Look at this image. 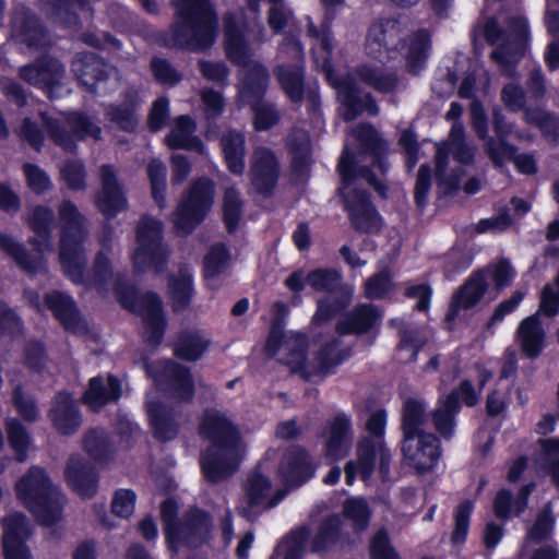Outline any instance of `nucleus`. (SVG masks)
I'll return each mask as SVG.
<instances>
[{
	"label": "nucleus",
	"mask_w": 559,
	"mask_h": 559,
	"mask_svg": "<svg viewBox=\"0 0 559 559\" xmlns=\"http://www.w3.org/2000/svg\"><path fill=\"white\" fill-rule=\"evenodd\" d=\"M223 212L227 229L231 233L236 229L242 212V201L237 189L231 187L225 190Z\"/></svg>",
	"instance_id": "59"
},
{
	"label": "nucleus",
	"mask_w": 559,
	"mask_h": 559,
	"mask_svg": "<svg viewBox=\"0 0 559 559\" xmlns=\"http://www.w3.org/2000/svg\"><path fill=\"white\" fill-rule=\"evenodd\" d=\"M278 58H287L295 61V64H278L274 69V74L290 100H301L304 96V74L301 66L304 51L299 41L293 36H286L278 48Z\"/></svg>",
	"instance_id": "17"
},
{
	"label": "nucleus",
	"mask_w": 559,
	"mask_h": 559,
	"mask_svg": "<svg viewBox=\"0 0 559 559\" xmlns=\"http://www.w3.org/2000/svg\"><path fill=\"white\" fill-rule=\"evenodd\" d=\"M402 32L401 23L393 19L373 23L366 38L367 53L374 59H379L385 50L400 41Z\"/></svg>",
	"instance_id": "33"
},
{
	"label": "nucleus",
	"mask_w": 559,
	"mask_h": 559,
	"mask_svg": "<svg viewBox=\"0 0 559 559\" xmlns=\"http://www.w3.org/2000/svg\"><path fill=\"white\" fill-rule=\"evenodd\" d=\"M48 417L53 428L64 436L73 435L82 425L80 409L73 397L66 392H59L52 399Z\"/></svg>",
	"instance_id": "29"
},
{
	"label": "nucleus",
	"mask_w": 559,
	"mask_h": 559,
	"mask_svg": "<svg viewBox=\"0 0 559 559\" xmlns=\"http://www.w3.org/2000/svg\"><path fill=\"white\" fill-rule=\"evenodd\" d=\"M199 431L211 443L201 457L205 478L211 483L228 479L238 471L246 451L238 428L224 413L206 409Z\"/></svg>",
	"instance_id": "2"
},
{
	"label": "nucleus",
	"mask_w": 559,
	"mask_h": 559,
	"mask_svg": "<svg viewBox=\"0 0 559 559\" xmlns=\"http://www.w3.org/2000/svg\"><path fill=\"white\" fill-rule=\"evenodd\" d=\"M357 75L360 81L380 93L394 92L399 84L395 72L379 67L362 66L357 69Z\"/></svg>",
	"instance_id": "46"
},
{
	"label": "nucleus",
	"mask_w": 559,
	"mask_h": 559,
	"mask_svg": "<svg viewBox=\"0 0 559 559\" xmlns=\"http://www.w3.org/2000/svg\"><path fill=\"white\" fill-rule=\"evenodd\" d=\"M5 430L8 439L14 451L19 462L26 460V450L31 443L27 429L17 418H8L5 421Z\"/></svg>",
	"instance_id": "53"
},
{
	"label": "nucleus",
	"mask_w": 559,
	"mask_h": 559,
	"mask_svg": "<svg viewBox=\"0 0 559 559\" xmlns=\"http://www.w3.org/2000/svg\"><path fill=\"white\" fill-rule=\"evenodd\" d=\"M170 290L176 311L186 308L192 296V272L188 266L179 270L177 276L170 280Z\"/></svg>",
	"instance_id": "50"
},
{
	"label": "nucleus",
	"mask_w": 559,
	"mask_h": 559,
	"mask_svg": "<svg viewBox=\"0 0 559 559\" xmlns=\"http://www.w3.org/2000/svg\"><path fill=\"white\" fill-rule=\"evenodd\" d=\"M147 177L151 183L152 197L159 209L166 206L165 190L167 168L158 159H152L147 164Z\"/></svg>",
	"instance_id": "52"
},
{
	"label": "nucleus",
	"mask_w": 559,
	"mask_h": 559,
	"mask_svg": "<svg viewBox=\"0 0 559 559\" xmlns=\"http://www.w3.org/2000/svg\"><path fill=\"white\" fill-rule=\"evenodd\" d=\"M516 334L521 348L528 358H536L542 353L545 331L542 328L538 313L524 319L520 323Z\"/></svg>",
	"instance_id": "41"
},
{
	"label": "nucleus",
	"mask_w": 559,
	"mask_h": 559,
	"mask_svg": "<svg viewBox=\"0 0 559 559\" xmlns=\"http://www.w3.org/2000/svg\"><path fill=\"white\" fill-rule=\"evenodd\" d=\"M45 302L67 331L78 335H84L88 332L86 322L81 318L73 299L69 295L53 290L46 294Z\"/></svg>",
	"instance_id": "30"
},
{
	"label": "nucleus",
	"mask_w": 559,
	"mask_h": 559,
	"mask_svg": "<svg viewBox=\"0 0 559 559\" xmlns=\"http://www.w3.org/2000/svg\"><path fill=\"white\" fill-rule=\"evenodd\" d=\"M68 485L82 498H92L98 488V475L93 464L79 454L71 455L66 465Z\"/></svg>",
	"instance_id": "27"
},
{
	"label": "nucleus",
	"mask_w": 559,
	"mask_h": 559,
	"mask_svg": "<svg viewBox=\"0 0 559 559\" xmlns=\"http://www.w3.org/2000/svg\"><path fill=\"white\" fill-rule=\"evenodd\" d=\"M141 99L134 87H128L121 95V99L106 106L105 117L120 130L132 132L139 124V108Z\"/></svg>",
	"instance_id": "28"
},
{
	"label": "nucleus",
	"mask_w": 559,
	"mask_h": 559,
	"mask_svg": "<svg viewBox=\"0 0 559 559\" xmlns=\"http://www.w3.org/2000/svg\"><path fill=\"white\" fill-rule=\"evenodd\" d=\"M146 411L157 439L167 441L176 437L178 432L177 412L156 400L147 401Z\"/></svg>",
	"instance_id": "38"
},
{
	"label": "nucleus",
	"mask_w": 559,
	"mask_h": 559,
	"mask_svg": "<svg viewBox=\"0 0 559 559\" xmlns=\"http://www.w3.org/2000/svg\"><path fill=\"white\" fill-rule=\"evenodd\" d=\"M352 300V289L344 290L337 297H323L318 301L317 312L313 321L318 324L324 323L334 318L338 312L345 309Z\"/></svg>",
	"instance_id": "51"
},
{
	"label": "nucleus",
	"mask_w": 559,
	"mask_h": 559,
	"mask_svg": "<svg viewBox=\"0 0 559 559\" xmlns=\"http://www.w3.org/2000/svg\"><path fill=\"white\" fill-rule=\"evenodd\" d=\"M61 178L69 189L83 190L85 183V169L81 162L69 160L60 168Z\"/></svg>",
	"instance_id": "64"
},
{
	"label": "nucleus",
	"mask_w": 559,
	"mask_h": 559,
	"mask_svg": "<svg viewBox=\"0 0 559 559\" xmlns=\"http://www.w3.org/2000/svg\"><path fill=\"white\" fill-rule=\"evenodd\" d=\"M278 474L286 486L297 487L313 476L314 466L302 448L293 445L283 454Z\"/></svg>",
	"instance_id": "26"
},
{
	"label": "nucleus",
	"mask_w": 559,
	"mask_h": 559,
	"mask_svg": "<svg viewBox=\"0 0 559 559\" xmlns=\"http://www.w3.org/2000/svg\"><path fill=\"white\" fill-rule=\"evenodd\" d=\"M219 144L228 170L241 176L246 168V136L243 132L228 129L223 132Z\"/></svg>",
	"instance_id": "37"
},
{
	"label": "nucleus",
	"mask_w": 559,
	"mask_h": 559,
	"mask_svg": "<svg viewBox=\"0 0 559 559\" xmlns=\"http://www.w3.org/2000/svg\"><path fill=\"white\" fill-rule=\"evenodd\" d=\"M225 46L229 60L240 67L242 100L263 97L270 83L267 69L252 58V50L245 40L243 34L231 15L225 16Z\"/></svg>",
	"instance_id": "8"
},
{
	"label": "nucleus",
	"mask_w": 559,
	"mask_h": 559,
	"mask_svg": "<svg viewBox=\"0 0 559 559\" xmlns=\"http://www.w3.org/2000/svg\"><path fill=\"white\" fill-rule=\"evenodd\" d=\"M136 248L132 254L133 265L138 272L154 269L164 271L168 250L163 242V224L152 216H143L136 226Z\"/></svg>",
	"instance_id": "12"
},
{
	"label": "nucleus",
	"mask_w": 559,
	"mask_h": 559,
	"mask_svg": "<svg viewBox=\"0 0 559 559\" xmlns=\"http://www.w3.org/2000/svg\"><path fill=\"white\" fill-rule=\"evenodd\" d=\"M154 79L167 86H175L182 80V74L167 60L154 57L150 63Z\"/></svg>",
	"instance_id": "62"
},
{
	"label": "nucleus",
	"mask_w": 559,
	"mask_h": 559,
	"mask_svg": "<svg viewBox=\"0 0 559 559\" xmlns=\"http://www.w3.org/2000/svg\"><path fill=\"white\" fill-rule=\"evenodd\" d=\"M84 450L97 461L107 459L111 452V444L105 430L94 428L84 437Z\"/></svg>",
	"instance_id": "55"
},
{
	"label": "nucleus",
	"mask_w": 559,
	"mask_h": 559,
	"mask_svg": "<svg viewBox=\"0 0 559 559\" xmlns=\"http://www.w3.org/2000/svg\"><path fill=\"white\" fill-rule=\"evenodd\" d=\"M121 393V383L115 376L95 377L90 380L88 389L83 395V402L92 411L98 412L107 403L118 401Z\"/></svg>",
	"instance_id": "35"
},
{
	"label": "nucleus",
	"mask_w": 559,
	"mask_h": 559,
	"mask_svg": "<svg viewBox=\"0 0 559 559\" xmlns=\"http://www.w3.org/2000/svg\"><path fill=\"white\" fill-rule=\"evenodd\" d=\"M389 324L393 328L399 329L401 337L399 346L402 349H413L411 360L415 361L417 359V354L420 347L425 343V341L420 337L418 330L411 328L400 319H392L390 320Z\"/></svg>",
	"instance_id": "58"
},
{
	"label": "nucleus",
	"mask_w": 559,
	"mask_h": 559,
	"mask_svg": "<svg viewBox=\"0 0 559 559\" xmlns=\"http://www.w3.org/2000/svg\"><path fill=\"white\" fill-rule=\"evenodd\" d=\"M334 87L337 90L338 95L345 106V111L343 114L345 120H354L362 111H367L372 116L378 115L379 107L376 100L369 94H367L365 97L360 96L359 88L354 78L349 75L343 78L342 80L337 81Z\"/></svg>",
	"instance_id": "32"
},
{
	"label": "nucleus",
	"mask_w": 559,
	"mask_h": 559,
	"mask_svg": "<svg viewBox=\"0 0 559 559\" xmlns=\"http://www.w3.org/2000/svg\"><path fill=\"white\" fill-rule=\"evenodd\" d=\"M58 218L61 227L59 258L63 272L74 283H85L86 255L82 243L88 236V221L69 200L59 205Z\"/></svg>",
	"instance_id": "7"
},
{
	"label": "nucleus",
	"mask_w": 559,
	"mask_h": 559,
	"mask_svg": "<svg viewBox=\"0 0 559 559\" xmlns=\"http://www.w3.org/2000/svg\"><path fill=\"white\" fill-rule=\"evenodd\" d=\"M48 2L51 5V15L68 26H75L78 24V16L74 10L84 8L86 4V0H48Z\"/></svg>",
	"instance_id": "60"
},
{
	"label": "nucleus",
	"mask_w": 559,
	"mask_h": 559,
	"mask_svg": "<svg viewBox=\"0 0 559 559\" xmlns=\"http://www.w3.org/2000/svg\"><path fill=\"white\" fill-rule=\"evenodd\" d=\"M55 219L52 210L46 206L33 209L28 218L31 228L41 237V240L31 239L34 252L29 253L23 243L16 241L12 236L0 231V249L8 254L26 273L36 274L46 271L43 260V251L50 248V226Z\"/></svg>",
	"instance_id": "9"
},
{
	"label": "nucleus",
	"mask_w": 559,
	"mask_h": 559,
	"mask_svg": "<svg viewBox=\"0 0 559 559\" xmlns=\"http://www.w3.org/2000/svg\"><path fill=\"white\" fill-rule=\"evenodd\" d=\"M402 453L409 466L424 474L436 466L441 455L440 440L433 433L403 438Z\"/></svg>",
	"instance_id": "18"
},
{
	"label": "nucleus",
	"mask_w": 559,
	"mask_h": 559,
	"mask_svg": "<svg viewBox=\"0 0 559 559\" xmlns=\"http://www.w3.org/2000/svg\"><path fill=\"white\" fill-rule=\"evenodd\" d=\"M280 163L275 153L265 146H257L250 156L249 175L255 192L272 194L280 177Z\"/></svg>",
	"instance_id": "19"
},
{
	"label": "nucleus",
	"mask_w": 559,
	"mask_h": 559,
	"mask_svg": "<svg viewBox=\"0 0 559 559\" xmlns=\"http://www.w3.org/2000/svg\"><path fill=\"white\" fill-rule=\"evenodd\" d=\"M306 348L305 335L283 333L278 326H273L265 345L269 355L278 356L280 361L308 381L314 378L323 379L334 372V369L349 356V350L341 348L338 340L323 344L311 359H306Z\"/></svg>",
	"instance_id": "3"
},
{
	"label": "nucleus",
	"mask_w": 559,
	"mask_h": 559,
	"mask_svg": "<svg viewBox=\"0 0 559 559\" xmlns=\"http://www.w3.org/2000/svg\"><path fill=\"white\" fill-rule=\"evenodd\" d=\"M486 40L496 46L491 58L507 76H514L519 61L524 56L530 39L528 23L520 15L509 16L500 24L498 17H490L484 26Z\"/></svg>",
	"instance_id": "6"
},
{
	"label": "nucleus",
	"mask_w": 559,
	"mask_h": 559,
	"mask_svg": "<svg viewBox=\"0 0 559 559\" xmlns=\"http://www.w3.org/2000/svg\"><path fill=\"white\" fill-rule=\"evenodd\" d=\"M177 515V503L173 499H166L160 507V519L171 550L176 551L179 546L198 547L209 538L212 522L206 512L191 509L180 521Z\"/></svg>",
	"instance_id": "10"
},
{
	"label": "nucleus",
	"mask_w": 559,
	"mask_h": 559,
	"mask_svg": "<svg viewBox=\"0 0 559 559\" xmlns=\"http://www.w3.org/2000/svg\"><path fill=\"white\" fill-rule=\"evenodd\" d=\"M3 539L9 535L14 540L24 542L32 534L27 518L22 513H13L3 519Z\"/></svg>",
	"instance_id": "63"
},
{
	"label": "nucleus",
	"mask_w": 559,
	"mask_h": 559,
	"mask_svg": "<svg viewBox=\"0 0 559 559\" xmlns=\"http://www.w3.org/2000/svg\"><path fill=\"white\" fill-rule=\"evenodd\" d=\"M15 491L19 500L40 524L51 526L61 520L66 503L64 495L44 468L32 466L16 481Z\"/></svg>",
	"instance_id": "5"
},
{
	"label": "nucleus",
	"mask_w": 559,
	"mask_h": 559,
	"mask_svg": "<svg viewBox=\"0 0 559 559\" xmlns=\"http://www.w3.org/2000/svg\"><path fill=\"white\" fill-rule=\"evenodd\" d=\"M321 437L326 457L334 461L345 457L354 437L350 417L345 413L335 414L325 423Z\"/></svg>",
	"instance_id": "23"
},
{
	"label": "nucleus",
	"mask_w": 559,
	"mask_h": 559,
	"mask_svg": "<svg viewBox=\"0 0 559 559\" xmlns=\"http://www.w3.org/2000/svg\"><path fill=\"white\" fill-rule=\"evenodd\" d=\"M488 288L486 271H476L459 287L452 296L448 320H454L461 310L475 307Z\"/></svg>",
	"instance_id": "31"
},
{
	"label": "nucleus",
	"mask_w": 559,
	"mask_h": 559,
	"mask_svg": "<svg viewBox=\"0 0 559 559\" xmlns=\"http://www.w3.org/2000/svg\"><path fill=\"white\" fill-rule=\"evenodd\" d=\"M345 518L353 522L355 531L367 528L370 519V510L364 499L353 498L345 501L343 507Z\"/></svg>",
	"instance_id": "57"
},
{
	"label": "nucleus",
	"mask_w": 559,
	"mask_h": 559,
	"mask_svg": "<svg viewBox=\"0 0 559 559\" xmlns=\"http://www.w3.org/2000/svg\"><path fill=\"white\" fill-rule=\"evenodd\" d=\"M461 408L457 392H451L439 400L431 413V420L436 431L445 440L452 439L456 426L455 416Z\"/></svg>",
	"instance_id": "39"
},
{
	"label": "nucleus",
	"mask_w": 559,
	"mask_h": 559,
	"mask_svg": "<svg viewBox=\"0 0 559 559\" xmlns=\"http://www.w3.org/2000/svg\"><path fill=\"white\" fill-rule=\"evenodd\" d=\"M66 75L63 64L51 56H43L19 69V76L27 84L46 90L53 97L55 90Z\"/></svg>",
	"instance_id": "20"
},
{
	"label": "nucleus",
	"mask_w": 559,
	"mask_h": 559,
	"mask_svg": "<svg viewBox=\"0 0 559 559\" xmlns=\"http://www.w3.org/2000/svg\"><path fill=\"white\" fill-rule=\"evenodd\" d=\"M213 199V186L207 179L197 180L180 202L174 217L175 227L190 234L204 218Z\"/></svg>",
	"instance_id": "16"
},
{
	"label": "nucleus",
	"mask_w": 559,
	"mask_h": 559,
	"mask_svg": "<svg viewBox=\"0 0 559 559\" xmlns=\"http://www.w3.org/2000/svg\"><path fill=\"white\" fill-rule=\"evenodd\" d=\"M175 21L159 39L167 48L202 51L216 36L217 19L210 0H173Z\"/></svg>",
	"instance_id": "4"
},
{
	"label": "nucleus",
	"mask_w": 559,
	"mask_h": 559,
	"mask_svg": "<svg viewBox=\"0 0 559 559\" xmlns=\"http://www.w3.org/2000/svg\"><path fill=\"white\" fill-rule=\"evenodd\" d=\"M380 318L381 313L376 306L362 304L337 322L336 331L340 334H362L371 330Z\"/></svg>",
	"instance_id": "36"
},
{
	"label": "nucleus",
	"mask_w": 559,
	"mask_h": 559,
	"mask_svg": "<svg viewBox=\"0 0 559 559\" xmlns=\"http://www.w3.org/2000/svg\"><path fill=\"white\" fill-rule=\"evenodd\" d=\"M120 302L126 309L142 317L146 342L153 346L158 345L163 340L166 328V320L158 296L153 293L139 294L134 290H128L121 294Z\"/></svg>",
	"instance_id": "14"
},
{
	"label": "nucleus",
	"mask_w": 559,
	"mask_h": 559,
	"mask_svg": "<svg viewBox=\"0 0 559 559\" xmlns=\"http://www.w3.org/2000/svg\"><path fill=\"white\" fill-rule=\"evenodd\" d=\"M379 460V469L381 474L389 472V462L391 453L381 440L372 441L366 439L358 444V461H349L345 465L346 483L352 485L357 469H359L361 477L367 479L373 472L374 462Z\"/></svg>",
	"instance_id": "22"
},
{
	"label": "nucleus",
	"mask_w": 559,
	"mask_h": 559,
	"mask_svg": "<svg viewBox=\"0 0 559 559\" xmlns=\"http://www.w3.org/2000/svg\"><path fill=\"white\" fill-rule=\"evenodd\" d=\"M307 285L317 292L341 294L352 289L342 282V274L335 269H317L306 276Z\"/></svg>",
	"instance_id": "47"
},
{
	"label": "nucleus",
	"mask_w": 559,
	"mask_h": 559,
	"mask_svg": "<svg viewBox=\"0 0 559 559\" xmlns=\"http://www.w3.org/2000/svg\"><path fill=\"white\" fill-rule=\"evenodd\" d=\"M431 49L430 34L426 29H419L409 36L406 53V68L408 72L418 74L425 67Z\"/></svg>",
	"instance_id": "45"
},
{
	"label": "nucleus",
	"mask_w": 559,
	"mask_h": 559,
	"mask_svg": "<svg viewBox=\"0 0 559 559\" xmlns=\"http://www.w3.org/2000/svg\"><path fill=\"white\" fill-rule=\"evenodd\" d=\"M40 118L48 138L64 152L74 153L76 143L87 138L102 140L99 121L84 111H68L60 118L41 112Z\"/></svg>",
	"instance_id": "11"
},
{
	"label": "nucleus",
	"mask_w": 559,
	"mask_h": 559,
	"mask_svg": "<svg viewBox=\"0 0 559 559\" xmlns=\"http://www.w3.org/2000/svg\"><path fill=\"white\" fill-rule=\"evenodd\" d=\"M99 180L100 190L95 198L96 206L106 217L112 218L128 207L123 186L118 178V170L114 165H102L99 167Z\"/></svg>",
	"instance_id": "21"
},
{
	"label": "nucleus",
	"mask_w": 559,
	"mask_h": 559,
	"mask_svg": "<svg viewBox=\"0 0 559 559\" xmlns=\"http://www.w3.org/2000/svg\"><path fill=\"white\" fill-rule=\"evenodd\" d=\"M210 345V340L199 330H186L174 343V354L187 361L199 360Z\"/></svg>",
	"instance_id": "44"
},
{
	"label": "nucleus",
	"mask_w": 559,
	"mask_h": 559,
	"mask_svg": "<svg viewBox=\"0 0 559 559\" xmlns=\"http://www.w3.org/2000/svg\"><path fill=\"white\" fill-rule=\"evenodd\" d=\"M392 273L388 267L370 276L364 285L368 299H382L393 289Z\"/></svg>",
	"instance_id": "56"
},
{
	"label": "nucleus",
	"mask_w": 559,
	"mask_h": 559,
	"mask_svg": "<svg viewBox=\"0 0 559 559\" xmlns=\"http://www.w3.org/2000/svg\"><path fill=\"white\" fill-rule=\"evenodd\" d=\"M195 124L189 116H180L176 120L175 127L166 136V143L170 148H183L195 151L200 154L204 152V145L201 140L194 135Z\"/></svg>",
	"instance_id": "43"
},
{
	"label": "nucleus",
	"mask_w": 559,
	"mask_h": 559,
	"mask_svg": "<svg viewBox=\"0 0 559 559\" xmlns=\"http://www.w3.org/2000/svg\"><path fill=\"white\" fill-rule=\"evenodd\" d=\"M147 373L173 400L191 402L194 396V381L188 367L171 360L146 366Z\"/></svg>",
	"instance_id": "15"
},
{
	"label": "nucleus",
	"mask_w": 559,
	"mask_h": 559,
	"mask_svg": "<svg viewBox=\"0 0 559 559\" xmlns=\"http://www.w3.org/2000/svg\"><path fill=\"white\" fill-rule=\"evenodd\" d=\"M230 254L223 243L213 245L204 257V276L212 280L221 275L228 265Z\"/></svg>",
	"instance_id": "54"
},
{
	"label": "nucleus",
	"mask_w": 559,
	"mask_h": 559,
	"mask_svg": "<svg viewBox=\"0 0 559 559\" xmlns=\"http://www.w3.org/2000/svg\"><path fill=\"white\" fill-rule=\"evenodd\" d=\"M11 24L12 36L19 44L33 50L41 49L48 45L49 39L44 26L37 16L25 7H15Z\"/></svg>",
	"instance_id": "24"
},
{
	"label": "nucleus",
	"mask_w": 559,
	"mask_h": 559,
	"mask_svg": "<svg viewBox=\"0 0 559 559\" xmlns=\"http://www.w3.org/2000/svg\"><path fill=\"white\" fill-rule=\"evenodd\" d=\"M429 415L424 400L406 399L402 407L403 438L428 433L425 431Z\"/></svg>",
	"instance_id": "42"
},
{
	"label": "nucleus",
	"mask_w": 559,
	"mask_h": 559,
	"mask_svg": "<svg viewBox=\"0 0 559 559\" xmlns=\"http://www.w3.org/2000/svg\"><path fill=\"white\" fill-rule=\"evenodd\" d=\"M342 524L340 515H331L322 521L312 538L311 550L320 552L335 545L342 538Z\"/></svg>",
	"instance_id": "48"
},
{
	"label": "nucleus",
	"mask_w": 559,
	"mask_h": 559,
	"mask_svg": "<svg viewBox=\"0 0 559 559\" xmlns=\"http://www.w3.org/2000/svg\"><path fill=\"white\" fill-rule=\"evenodd\" d=\"M354 135L360 143L362 153L372 157V168L361 165L360 157L345 147L337 165L342 179L338 190L348 211L352 226L360 233L373 234L381 229V218L364 186L366 183L380 197H386L385 176L390 168L385 158L388 145L371 126H358L354 130Z\"/></svg>",
	"instance_id": "1"
},
{
	"label": "nucleus",
	"mask_w": 559,
	"mask_h": 559,
	"mask_svg": "<svg viewBox=\"0 0 559 559\" xmlns=\"http://www.w3.org/2000/svg\"><path fill=\"white\" fill-rule=\"evenodd\" d=\"M287 147L292 154V166L297 177H307L311 165V147L308 133L294 129L287 136Z\"/></svg>",
	"instance_id": "40"
},
{
	"label": "nucleus",
	"mask_w": 559,
	"mask_h": 559,
	"mask_svg": "<svg viewBox=\"0 0 559 559\" xmlns=\"http://www.w3.org/2000/svg\"><path fill=\"white\" fill-rule=\"evenodd\" d=\"M73 71L88 92L96 93L97 83L107 80L115 69L96 55L85 53L73 62Z\"/></svg>",
	"instance_id": "34"
},
{
	"label": "nucleus",
	"mask_w": 559,
	"mask_h": 559,
	"mask_svg": "<svg viewBox=\"0 0 559 559\" xmlns=\"http://www.w3.org/2000/svg\"><path fill=\"white\" fill-rule=\"evenodd\" d=\"M451 154L462 165H468L474 159L475 150L465 142L464 127L459 122L452 126L448 140L437 146L436 176L439 186L443 187L445 193L457 189L460 179L463 176L461 168L454 169L452 174L447 173Z\"/></svg>",
	"instance_id": "13"
},
{
	"label": "nucleus",
	"mask_w": 559,
	"mask_h": 559,
	"mask_svg": "<svg viewBox=\"0 0 559 559\" xmlns=\"http://www.w3.org/2000/svg\"><path fill=\"white\" fill-rule=\"evenodd\" d=\"M243 491L250 509L261 511L275 508L287 495V489H276L272 493V483L258 471L248 475Z\"/></svg>",
	"instance_id": "25"
},
{
	"label": "nucleus",
	"mask_w": 559,
	"mask_h": 559,
	"mask_svg": "<svg viewBox=\"0 0 559 559\" xmlns=\"http://www.w3.org/2000/svg\"><path fill=\"white\" fill-rule=\"evenodd\" d=\"M485 152L495 166L501 167L506 162L513 159L516 148L507 142V139L496 140L491 136L485 140Z\"/></svg>",
	"instance_id": "61"
},
{
	"label": "nucleus",
	"mask_w": 559,
	"mask_h": 559,
	"mask_svg": "<svg viewBox=\"0 0 559 559\" xmlns=\"http://www.w3.org/2000/svg\"><path fill=\"white\" fill-rule=\"evenodd\" d=\"M253 111V126L258 131L272 128L280 120V112L275 105L264 100L262 97L245 100Z\"/></svg>",
	"instance_id": "49"
}]
</instances>
